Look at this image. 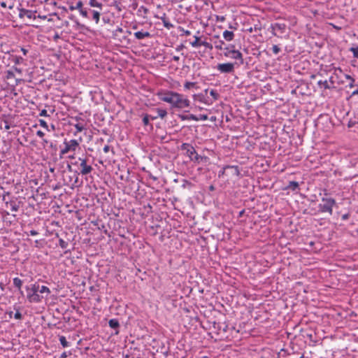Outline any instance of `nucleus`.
I'll return each mask as SVG.
<instances>
[{
    "instance_id": "nucleus-8",
    "label": "nucleus",
    "mask_w": 358,
    "mask_h": 358,
    "mask_svg": "<svg viewBox=\"0 0 358 358\" xmlns=\"http://www.w3.org/2000/svg\"><path fill=\"white\" fill-rule=\"evenodd\" d=\"M229 57L232 58V59H234L240 60L241 64L243 63V59L242 53L241 52H239L238 50H231V55L229 56Z\"/></svg>"
},
{
    "instance_id": "nucleus-1",
    "label": "nucleus",
    "mask_w": 358,
    "mask_h": 358,
    "mask_svg": "<svg viewBox=\"0 0 358 358\" xmlns=\"http://www.w3.org/2000/svg\"><path fill=\"white\" fill-rule=\"evenodd\" d=\"M157 96L161 101L169 103L173 108L184 109L190 105L187 96L173 91H162L157 93Z\"/></svg>"
},
{
    "instance_id": "nucleus-38",
    "label": "nucleus",
    "mask_w": 358,
    "mask_h": 358,
    "mask_svg": "<svg viewBox=\"0 0 358 358\" xmlns=\"http://www.w3.org/2000/svg\"><path fill=\"white\" fill-rule=\"evenodd\" d=\"M226 50H227V52H224V55L226 57H229V56L231 55V50H229L228 48H226Z\"/></svg>"
},
{
    "instance_id": "nucleus-14",
    "label": "nucleus",
    "mask_w": 358,
    "mask_h": 358,
    "mask_svg": "<svg viewBox=\"0 0 358 358\" xmlns=\"http://www.w3.org/2000/svg\"><path fill=\"white\" fill-rule=\"evenodd\" d=\"M92 13H93L94 20L95 21L96 24H98L99 22V20H100V15H101L100 12L98 10H94L92 11Z\"/></svg>"
},
{
    "instance_id": "nucleus-17",
    "label": "nucleus",
    "mask_w": 358,
    "mask_h": 358,
    "mask_svg": "<svg viewBox=\"0 0 358 358\" xmlns=\"http://www.w3.org/2000/svg\"><path fill=\"white\" fill-rule=\"evenodd\" d=\"M13 285L20 290L22 285V281L18 278H15L13 279Z\"/></svg>"
},
{
    "instance_id": "nucleus-4",
    "label": "nucleus",
    "mask_w": 358,
    "mask_h": 358,
    "mask_svg": "<svg viewBox=\"0 0 358 358\" xmlns=\"http://www.w3.org/2000/svg\"><path fill=\"white\" fill-rule=\"evenodd\" d=\"M322 201L323 203H320L319 208L323 213H329L330 215L332 214L333 206L336 204V201L331 198H322Z\"/></svg>"
},
{
    "instance_id": "nucleus-9",
    "label": "nucleus",
    "mask_w": 358,
    "mask_h": 358,
    "mask_svg": "<svg viewBox=\"0 0 358 358\" xmlns=\"http://www.w3.org/2000/svg\"><path fill=\"white\" fill-rule=\"evenodd\" d=\"M22 16H26L29 19L35 17L32 11L26 9L21 10L20 17H22Z\"/></svg>"
},
{
    "instance_id": "nucleus-30",
    "label": "nucleus",
    "mask_w": 358,
    "mask_h": 358,
    "mask_svg": "<svg viewBox=\"0 0 358 358\" xmlns=\"http://www.w3.org/2000/svg\"><path fill=\"white\" fill-rule=\"evenodd\" d=\"M143 122L144 125H148L149 124V116L148 115H144Z\"/></svg>"
},
{
    "instance_id": "nucleus-35",
    "label": "nucleus",
    "mask_w": 358,
    "mask_h": 358,
    "mask_svg": "<svg viewBox=\"0 0 358 358\" xmlns=\"http://www.w3.org/2000/svg\"><path fill=\"white\" fill-rule=\"evenodd\" d=\"M40 116H43V117H48L50 116L48 114V112L46 110L43 109L41 111L40 113Z\"/></svg>"
},
{
    "instance_id": "nucleus-44",
    "label": "nucleus",
    "mask_w": 358,
    "mask_h": 358,
    "mask_svg": "<svg viewBox=\"0 0 358 358\" xmlns=\"http://www.w3.org/2000/svg\"><path fill=\"white\" fill-rule=\"evenodd\" d=\"M184 33H185V34L186 36H189V35H190V34H191V32H190L189 31H188V30L185 31H184Z\"/></svg>"
},
{
    "instance_id": "nucleus-18",
    "label": "nucleus",
    "mask_w": 358,
    "mask_h": 358,
    "mask_svg": "<svg viewBox=\"0 0 358 358\" xmlns=\"http://www.w3.org/2000/svg\"><path fill=\"white\" fill-rule=\"evenodd\" d=\"M199 43H201L200 38L194 36V41L191 42V45L194 48H198L199 47Z\"/></svg>"
},
{
    "instance_id": "nucleus-22",
    "label": "nucleus",
    "mask_w": 358,
    "mask_h": 358,
    "mask_svg": "<svg viewBox=\"0 0 358 358\" xmlns=\"http://www.w3.org/2000/svg\"><path fill=\"white\" fill-rule=\"evenodd\" d=\"M210 94L213 97L214 100H217L219 98V94L215 90H211Z\"/></svg>"
},
{
    "instance_id": "nucleus-42",
    "label": "nucleus",
    "mask_w": 358,
    "mask_h": 358,
    "mask_svg": "<svg viewBox=\"0 0 358 358\" xmlns=\"http://www.w3.org/2000/svg\"><path fill=\"white\" fill-rule=\"evenodd\" d=\"M11 209H12L13 211L16 212V211H17L18 208L17 206H13Z\"/></svg>"
},
{
    "instance_id": "nucleus-43",
    "label": "nucleus",
    "mask_w": 358,
    "mask_h": 358,
    "mask_svg": "<svg viewBox=\"0 0 358 358\" xmlns=\"http://www.w3.org/2000/svg\"><path fill=\"white\" fill-rule=\"evenodd\" d=\"M1 6L3 7V8H6V2H1Z\"/></svg>"
},
{
    "instance_id": "nucleus-52",
    "label": "nucleus",
    "mask_w": 358,
    "mask_h": 358,
    "mask_svg": "<svg viewBox=\"0 0 358 358\" xmlns=\"http://www.w3.org/2000/svg\"><path fill=\"white\" fill-rule=\"evenodd\" d=\"M73 165H78V162H76L73 163Z\"/></svg>"
},
{
    "instance_id": "nucleus-19",
    "label": "nucleus",
    "mask_w": 358,
    "mask_h": 358,
    "mask_svg": "<svg viewBox=\"0 0 358 358\" xmlns=\"http://www.w3.org/2000/svg\"><path fill=\"white\" fill-rule=\"evenodd\" d=\"M157 114H158L159 117H160L161 118H164L166 116L167 112L164 109L158 108Z\"/></svg>"
},
{
    "instance_id": "nucleus-34",
    "label": "nucleus",
    "mask_w": 358,
    "mask_h": 358,
    "mask_svg": "<svg viewBox=\"0 0 358 358\" xmlns=\"http://www.w3.org/2000/svg\"><path fill=\"white\" fill-rule=\"evenodd\" d=\"M14 317L16 319V320H20L22 318V314L20 311H17L15 313V315H14Z\"/></svg>"
},
{
    "instance_id": "nucleus-28",
    "label": "nucleus",
    "mask_w": 358,
    "mask_h": 358,
    "mask_svg": "<svg viewBox=\"0 0 358 358\" xmlns=\"http://www.w3.org/2000/svg\"><path fill=\"white\" fill-rule=\"evenodd\" d=\"M39 123H40V125H41L42 127H43V128H45V129H48V125L47 122H46L45 120H39Z\"/></svg>"
},
{
    "instance_id": "nucleus-29",
    "label": "nucleus",
    "mask_w": 358,
    "mask_h": 358,
    "mask_svg": "<svg viewBox=\"0 0 358 358\" xmlns=\"http://www.w3.org/2000/svg\"><path fill=\"white\" fill-rule=\"evenodd\" d=\"M208 119V117L207 115H200L199 116H198V121H199V120L205 121V120H207Z\"/></svg>"
},
{
    "instance_id": "nucleus-36",
    "label": "nucleus",
    "mask_w": 358,
    "mask_h": 358,
    "mask_svg": "<svg viewBox=\"0 0 358 358\" xmlns=\"http://www.w3.org/2000/svg\"><path fill=\"white\" fill-rule=\"evenodd\" d=\"M36 134H37L38 136H39L41 138L43 137V136H44V133L42 131H41V130H38L36 132Z\"/></svg>"
},
{
    "instance_id": "nucleus-48",
    "label": "nucleus",
    "mask_w": 358,
    "mask_h": 358,
    "mask_svg": "<svg viewBox=\"0 0 358 358\" xmlns=\"http://www.w3.org/2000/svg\"><path fill=\"white\" fill-rule=\"evenodd\" d=\"M182 120H187V115H182L181 116Z\"/></svg>"
},
{
    "instance_id": "nucleus-13",
    "label": "nucleus",
    "mask_w": 358,
    "mask_h": 358,
    "mask_svg": "<svg viewBox=\"0 0 358 358\" xmlns=\"http://www.w3.org/2000/svg\"><path fill=\"white\" fill-rule=\"evenodd\" d=\"M38 292L41 294H45L48 296L50 294V290L48 287L43 285L41 287L39 286Z\"/></svg>"
},
{
    "instance_id": "nucleus-2",
    "label": "nucleus",
    "mask_w": 358,
    "mask_h": 358,
    "mask_svg": "<svg viewBox=\"0 0 358 358\" xmlns=\"http://www.w3.org/2000/svg\"><path fill=\"white\" fill-rule=\"evenodd\" d=\"M39 285L33 284L31 287H27L26 290L27 292V299L31 303H39L42 301L43 296H41L38 294Z\"/></svg>"
},
{
    "instance_id": "nucleus-6",
    "label": "nucleus",
    "mask_w": 358,
    "mask_h": 358,
    "mask_svg": "<svg viewBox=\"0 0 358 358\" xmlns=\"http://www.w3.org/2000/svg\"><path fill=\"white\" fill-rule=\"evenodd\" d=\"M80 161V173L82 175H87L92 171V167L90 165L87 164V159L83 158H79Z\"/></svg>"
},
{
    "instance_id": "nucleus-40",
    "label": "nucleus",
    "mask_w": 358,
    "mask_h": 358,
    "mask_svg": "<svg viewBox=\"0 0 358 358\" xmlns=\"http://www.w3.org/2000/svg\"><path fill=\"white\" fill-rule=\"evenodd\" d=\"M30 234H31V236H36V235H37V234H38V232H37V231H34V230H31V231H30Z\"/></svg>"
},
{
    "instance_id": "nucleus-15",
    "label": "nucleus",
    "mask_w": 358,
    "mask_h": 358,
    "mask_svg": "<svg viewBox=\"0 0 358 358\" xmlns=\"http://www.w3.org/2000/svg\"><path fill=\"white\" fill-rule=\"evenodd\" d=\"M109 326L113 329H116L119 327V322L115 319H111L108 322Z\"/></svg>"
},
{
    "instance_id": "nucleus-10",
    "label": "nucleus",
    "mask_w": 358,
    "mask_h": 358,
    "mask_svg": "<svg viewBox=\"0 0 358 358\" xmlns=\"http://www.w3.org/2000/svg\"><path fill=\"white\" fill-rule=\"evenodd\" d=\"M150 35V33L148 31H137L134 33L135 37L138 40H141L146 37H149Z\"/></svg>"
},
{
    "instance_id": "nucleus-47",
    "label": "nucleus",
    "mask_w": 358,
    "mask_h": 358,
    "mask_svg": "<svg viewBox=\"0 0 358 358\" xmlns=\"http://www.w3.org/2000/svg\"><path fill=\"white\" fill-rule=\"evenodd\" d=\"M358 94V90L354 91L352 95Z\"/></svg>"
},
{
    "instance_id": "nucleus-45",
    "label": "nucleus",
    "mask_w": 358,
    "mask_h": 358,
    "mask_svg": "<svg viewBox=\"0 0 358 358\" xmlns=\"http://www.w3.org/2000/svg\"><path fill=\"white\" fill-rule=\"evenodd\" d=\"M345 78H346L348 80H352V79H353V78H352L350 76H349V75H346V76H345Z\"/></svg>"
},
{
    "instance_id": "nucleus-25",
    "label": "nucleus",
    "mask_w": 358,
    "mask_h": 358,
    "mask_svg": "<svg viewBox=\"0 0 358 358\" xmlns=\"http://www.w3.org/2000/svg\"><path fill=\"white\" fill-rule=\"evenodd\" d=\"M75 127L77 132H81L84 129V126L80 123L75 124Z\"/></svg>"
},
{
    "instance_id": "nucleus-49",
    "label": "nucleus",
    "mask_w": 358,
    "mask_h": 358,
    "mask_svg": "<svg viewBox=\"0 0 358 358\" xmlns=\"http://www.w3.org/2000/svg\"><path fill=\"white\" fill-rule=\"evenodd\" d=\"M43 143H44L45 144H47V143H48V141L46 139H43Z\"/></svg>"
},
{
    "instance_id": "nucleus-46",
    "label": "nucleus",
    "mask_w": 358,
    "mask_h": 358,
    "mask_svg": "<svg viewBox=\"0 0 358 358\" xmlns=\"http://www.w3.org/2000/svg\"><path fill=\"white\" fill-rule=\"evenodd\" d=\"M69 158L71 159H73L75 158V156H74V155H71L69 156Z\"/></svg>"
},
{
    "instance_id": "nucleus-33",
    "label": "nucleus",
    "mask_w": 358,
    "mask_h": 358,
    "mask_svg": "<svg viewBox=\"0 0 358 358\" xmlns=\"http://www.w3.org/2000/svg\"><path fill=\"white\" fill-rule=\"evenodd\" d=\"M24 61L23 58L21 57H15V62L16 64H20V63H22Z\"/></svg>"
},
{
    "instance_id": "nucleus-50",
    "label": "nucleus",
    "mask_w": 358,
    "mask_h": 358,
    "mask_svg": "<svg viewBox=\"0 0 358 358\" xmlns=\"http://www.w3.org/2000/svg\"><path fill=\"white\" fill-rule=\"evenodd\" d=\"M220 20H221V21H224V17H220Z\"/></svg>"
},
{
    "instance_id": "nucleus-32",
    "label": "nucleus",
    "mask_w": 358,
    "mask_h": 358,
    "mask_svg": "<svg viewBox=\"0 0 358 358\" xmlns=\"http://www.w3.org/2000/svg\"><path fill=\"white\" fill-rule=\"evenodd\" d=\"M200 46H205L206 48H210V45L209 43H208L206 41H201V43H199V47Z\"/></svg>"
},
{
    "instance_id": "nucleus-37",
    "label": "nucleus",
    "mask_w": 358,
    "mask_h": 358,
    "mask_svg": "<svg viewBox=\"0 0 358 358\" xmlns=\"http://www.w3.org/2000/svg\"><path fill=\"white\" fill-rule=\"evenodd\" d=\"M109 150H110V147H109V145H105V146L103 147V152H104L105 153L108 152Z\"/></svg>"
},
{
    "instance_id": "nucleus-39",
    "label": "nucleus",
    "mask_w": 358,
    "mask_h": 358,
    "mask_svg": "<svg viewBox=\"0 0 358 358\" xmlns=\"http://www.w3.org/2000/svg\"><path fill=\"white\" fill-rule=\"evenodd\" d=\"M350 83L349 84V87L350 88L353 87L355 86V80L354 79H352V80H350Z\"/></svg>"
},
{
    "instance_id": "nucleus-3",
    "label": "nucleus",
    "mask_w": 358,
    "mask_h": 358,
    "mask_svg": "<svg viewBox=\"0 0 358 358\" xmlns=\"http://www.w3.org/2000/svg\"><path fill=\"white\" fill-rule=\"evenodd\" d=\"M64 147L60 150L59 156L60 157H63V156L70 152L75 153L76 150L79 148V143L75 140L72 139L70 141H64Z\"/></svg>"
},
{
    "instance_id": "nucleus-11",
    "label": "nucleus",
    "mask_w": 358,
    "mask_h": 358,
    "mask_svg": "<svg viewBox=\"0 0 358 358\" xmlns=\"http://www.w3.org/2000/svg\"><path fill=\"white\" fill-rule=\"evenodd\" d=\"M234 34L230 31H224L223 32V38L227 41H231L234 39Z\"/></svg>"
},
{
    "instance_id": "nucleus-21",
    "label": "nucleus",
    "mask_w": 358,
    "mask_h": 358,
    "mask_svg": "<svg viewBox=\"0 0 358 358\" xmlns=\"http://www.w3.org/2000/svg\"><path fill=\"white\" fill-rule=\"evenodd\" d=\"M83 8V2L81 1H78L75 7H71V10L76 9L80 10Z\"/></svg>"
},
{
    "instance_id": "nucleus-31",
    "label": "nucleus",
    "mask_w": 358,
    "mask_h": 358,
    "mask_svg": "<svg viewBox=\"0 0 358 358\" xmlns=\"http://www.w3.org/2000/svg\"><path fill=\"white\" fill-rule=\"evenodd\" d=\"M80 15L84 17H87V12L85 9L83 8L81 10H79Z\"/></svg>"
},
{
    "instance_id": "nucleus-51",
    "label": "nucleus",
    "mask_w": 358,
    "mask_h": 358,
    "mask_svg": "<svg viewBox=\"0 0 358 358\" xmlns=\"http://www.w3.org/2000/svg\"><path fill=\"white\" fill-rule=\"evenodd\" d=\"M68 169H69V170H71V165H68Z\"/></svg>"
},
{
    "instance_id": "nucleus-16",
    "label": "nucleus",
    "mask_w": 358,
    "mask_h": 358,
    "mask_svg": "<svg viewBox=\"0 0 358 358\" xmlns=\"http://www.w3.org/2000/svg\"><path fill=\"white\" fill-rule=\"evenodd\" d=\"M298 187H299V183L297 182L291 181V182H289L287 188L294 191L298 188Z\"/></svg>"
},
{
    "instance_id": "nucleus-7",
    "label": "nucleus",
    "mask_w": 358,
    "mask_h": 358,
    "mask_svg": "<svg viewBox=\"0 0 358 358\" xmlns=\"http://www.w3.org/2000/svg\"><path fill=\"white\" fill-rule=\"evenodd\" d=\"M217 69L221 73H231L234 71V66L232 63L219 64Z\"/></svg>"
},
{
    "instance_id": "nucleus-41",
    "label": "nucleus",
    "mask_w": 358,
    "mask_h": 358,
    "mask_svg": "<svg viewBox=\"0 0 358 358\" xmlns=\"http://www.w3.org/2000/svg\"><path fill=\"white\" fill-rule=\"evenodd\" d=\"M21 51L22 52L24 55H26L27 53V50L23 48H21Z\"/></svg>"
},
{
    "instance_id": "nucleus-5",
    "label": "nucleus",
    "mask_w": 358,
    "mask_h": 358,
    "mask_svg": "<svg viewBox=\"0 0 358 358\" xmlns=\"http://www.w3.org/2000/svg\"><path fill=\"white\" fill-rule=\"evenodd\" d=\"M182 150L186 151L187 155L192 159L198 161L199 159V156L196 153L194 148L188 144V143H183L182 145Z\"/></svg>"
},
{
    "instance_id": "nucleus-27",
    "label": "nucleus",
    "mask_w": 358,
    "mask_h": 358,
    "mask_svg": "<svg viewBox=\"0 0 358 358\" xmlns=\"http://www.w3.org/2000/svg\"><path fill=\"white\" fill-rule=\"evenodd\" d=\"M187 120L198 121V116H196V115H192V114L189 115H187Z\"/></svg>"
},
{
    "instance_id": "nucleus-12",
    "label": "nucleus",
    "mask_w": 358,
    "mask_h": 358,
    "mask_svg": "<svg viewBox=\"0 0 358 358\" xmlns=\"http://www.w3.org/2000/svg\"><path fill=\"white\" fill-rule=\"evenodd\" d=\"M89 4L92 7L98 8L100 10L102 9L103 5L101 3L99 2L97 0H90Z\"/></svg>"
},
{
    "instance_id": "nucleus-23",
    "label": "nucleus",
    "mask_w": 358,
    "mask_h": 358,
    "mask_svg": "<svg viewBox=\"0 0 358 358\" xmlns=\"http://www.w3.org/2000/svg\"><path fill=\"white\" fill-rule=\"evenodd\" d=\"M195 84H196L195 83H192V82H186L184 85V87L185 89L189 90L191 87H193L195 85Z\"/></svg>"
},
{
    "instance_id": "nucleus-20",
    "label": "nucleus",
    "mask_w": 358,
    "mask_h": 358,
    "mask_svg": "<svg viewBox=\"0 0 358 358\" xmlns=\"http://www.w3.org/2000/svg\"><path fill=\"white\" fill-rule=\"evenodd\" d=\"M59 341H60L61 345L64 348L68 347L69 343L66 341V338L64 336H62L59 337Z\"/></svg>"
},
{
    "instance_id": "nucleus-26",
    "label": "nucleus",
    "mask_w": 358,
    "mask_h": 358,
    "mask_svg": "<svg viewBox=\"0 0 358 358\" xmlns=\"http://www.w3.org/2000/svg\"><path fill=\"white\" fill-rule=\"evenodd\" d=\"M272 50L275 55H277L280 52V49L277 45H273L272 47Z\"/></svg>"
},
{
    "instance_id": "nucleus-24",
    "label": "nucleus",
    "mask_w": 358,
    "mask_h": 358,
    "mask_svg": "<svg viewBox=\"0 0 358 358\" xmlns=\"http://www.w3.org/2000/svg\"><path fill=\"white\" fill-rule=\"evenodd\" d=\"M350 51L353 53L355 57L358 58V45L355 48H351Z\"/></svg>"
}]
</instances>
